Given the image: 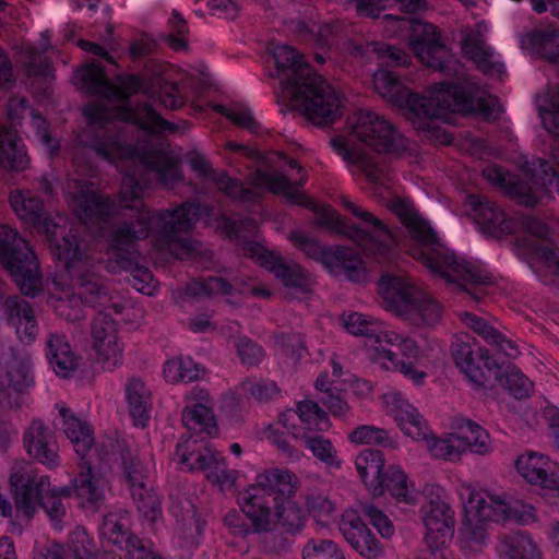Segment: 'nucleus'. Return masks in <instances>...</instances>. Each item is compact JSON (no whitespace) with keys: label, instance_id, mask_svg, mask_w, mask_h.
Wrapping results in <instances>:
<instances>
[{"label":"nucleus","instance_id":"14","mask_svg":"<svg viewBox=\"0 0 559 559\" xmlns=\"http://www.w3.org/2000/svg\"><path fill=\"white\" fill-rule=\"evenodd\" d=\"M175 454L188 471L204 472L206 478L219 485L221 489L229 488L236 481L237 472L227 467L222 453L194 438L178 442Z\"/></svg>","mask_w":559,"mask_h":559},{"label":"nucleus","instance_id":"30","mask_svg":"<svg viewBox=\"0 0 559 559\" xmlns=\"http://www.w3.org/2000/svg\"><path fill=\"white\" fill-rule=\"evenodd\" d=\"M2 314L16 330L22 341L33 342L37 334V321L28 301L20 296H8L1 304Z\"/></svg>","mask_w":559,"mask_h":559},{"label":"nucleus","instance_id":"33","mask_svg":"<svg viewBox=\"0 0 559 559\" xmlns=\"http://www.w3.org/2000/svg\"><path fill=\"white\" fill-rule=\"evenodd\" d=\"M100 536L103 539L126 549L128 555L132 552V539H140L130 532V514L122 509L109 511L100 524Z\"/></svg>","mask_w":559,"mask_h":559},{"label":"nucleus","instance_id":"18","mask_svg":"<svg viewBox=\"0 0 559 559\" xmlns=\"http://www.w3.org/2000/svg\"><path fill=\"white\" fill-rule=\"evenodd\" d=\"M451 355L456 367L475 386H486L491 373L499 371L497 360L487 348L478 346L475 340L456 338L451 345Z\"/></svg>","mask_w":559,"mask_h":559},{"label":"nucleus","instance_id":"32","mask_svg":"<svg viewBox=\"0 0 559 559\" xmlns=\"http://www.w3.org/2000/svg\"><path fill=\"white\" fill-rule=\"evenodd\" d=\"M29 156L16 130L0 124V167L23 171L29 166Z\"/></svg>","mask_w":559,"mask_h":559},{"label":"nucleus","instance_id":"34","mask_svg":"<svg viewBox=\"0 0 559 559\" xmlns=\"http://www.w3.org/2000/svg\"><path fill=\"white\" fill-rule=\"evenodd\" d=\"M509 502L502 497L483 491L472 492L468 499L466 514L480 522H500L508 520Z\"/></svg>","mask_w":559,"mask_h":559},{"label":"nucleus","instance_id":"55","mask_svg":"<svg viewBox=\"0 0 559 559\" xmlns=\"http://www.w3.org/2000/svg\"><path fill=\"white\" fill-rule=\"evenodd\" d=\"M276 518L280 525L290 534H296L302 530L306 523V515L300 507L287 499L281 504L275 502Z\"/></svg>","mask_w":559,"mask_h":559},{"label":"nucleus","instance_id":"11","mask_svg":"<svg viewBox=\"0 0 559 559\" xmlns=\"http://www.w3.org/2000/svg\"><path fill=\"white\" fill-rule=\"evenodd\" d=\"M55 254L64 262L74 289L84 304L95 307L109 301L108 288L104 281L92 271L90 258L80 247L76 235L69 233L55 247Z\"/></svg>","mask_w":559,"mask_h":559},{"label":"nucleus","instance_id":"2","mask_svg":"<svg viewBox=\"0 0 559 559\" xmlns=\"http://www.w3.org/2000/svg\"><path fill=\"white\" fill-rule=\"evenodd\" d=\"M389 209L407 231L411 240L408 254L423 263L433 275L464 289L467 285L492 284V276L488 272L459 258L440 241L429 222L418 213L409 200L394 198L391 200Z\"/></svg>","mask_w":559,"mask_h":559},{"label":"nucleus","instance_id":"13","mask_svg":"<svg viewBox=\"0 0 559 559\" xmlns=\"http://www.w3.org/2000/svg\"><path fill=\"white\" fill-rule=\"evenodd\" d=\"M350 134L376 152L400 154L408 147V141L384 117L358 110L347 118Z\"/></svg>","mask_w":559,"mask_h":559},{"label":"nucleus","instance_id":"52","mask_svg":"<svg viewBox=\"0 0 559 559\" xmlns=\"http://www.w3.org/2000/svg\"><path fill=\"white\" fill-rule=\"evenodd\" d=\"M182 423L190 430L206 431L209 435L216 430V419L212 406L188 404L182 411Z\"/></svg>","mask_w":559,"mask_h":559},{"label":"nucleus","instance_id":"49","mask_svg":"<svg viewBox=\"0 0 559 559\" xmlns=\"http://www.w3.org/2000/svg\"><path fill=\"white\" fill-rule=\"evenodd\" d=\"M491 376L515 399L528 397L533 392V382L514 365H499V371L492 372Z\"/></svg>","mask_w":559,"mask_h":559},{"label":"nucleus","instance_id":"44","mask_svg":"<svg viewBox=\"0 0 559 559\" xmlns=\"http://www.w3.org/2000/svg\"><path fill=\"white\" fill-rule=\"evenodd\" d=\"M484 177L491 183L499 187L510 186V193L519 199V202L526 206H534L538 202V197L532 187L519 179H512L511 176L498 166H488L483 170Z\"/></svg>","mask_w":559,"mask_h":559},{"label":"nucleus","instance_id":"40","mask_svg":"<svg viewBox=\"0 0 559 559\" xmlns=\"http://www.w3.org/2000/svg\"><path fill=\"white\" fill-rule=\"evenodd\" d=\"M297 416L304 425L302 433H314L317 431H325L330 428V419L326 413L319 407L316 402L302 401L297 405V409H289L283 414L280 421L284 427H288L289 419Z\"/></svg>","mask_w":559,"mask_h":559},{"label":"nucleus","instance_id":"23","mask_svg":"<svg viewBox=\"0 0 559 559\" xmlns=\"http://www.w3.org/2000/svg\"><path fill=\"white\" fill-rule=\"evenodd\" d=\"M9 203L21 221L52 241L57 224L40 199L29 190H14L9 195Z\"/></svg>","mask_w":559,"mask_h":559},{"label":"nucleus","instance_id":"47","mask_svg":"<svg viewBox=\"0 0 559 559\" xmlns=\"http://www.w3.org/2000/svg\"><path fill=\"white\" fill-rule=\"evenodd\" d=\"M419 299L414 301L404 321L416 326L437 324L442 316V306L425 289H423V296Z\"/></svg>","mask_w":559,"mask_h":559},{"label":"nucleus","instance_id":"25","mask_svg":"<svg viewBox=\"0 0 559 559\" xmlns=\"http://www.w3.org/2000/svg\"><path fill=\"white\" fill-rule=\"evenodd\" d=\"M71 493L78 500V507L88 514H95L106 502V479L94 473L91 465L81 466L80 472L72 479Z\"/></svg>","mask_w":559,"mask_h":559},{"label":"nucleus","instance_id":"29","mask_svg":"<svg viewBox=\"0 0 559 559\" xmlns=\"http://www.w3.org/2000/svg\"><path fill=\"white\" fill-rule=\"evenodd\" d=\"M475 222L486 234L493 236L514 234L513 216H507L493 202L483 195H469Z\"/></svg>","mask_w":559,"mask_h":559},{"label":"nucleus","instance_id":"6","mask_svg":"<svg viewBox=\"0 0 559 559\" xmlns=\"http://www.w3.org/2000/svg\"><path fill=\"white\" fill-rule=\"evenodd\" d=\"M192 169L202 178H211L217 189L231 199L241 202H255L260 197L258 188L266 187L276 194H283L289 202L312 207V201L285 176L280 173L266 174L261 170L250 176L253 188L243 187L238 179L230 178L225 171H215L209 160L200 154L190 158Z\"/></svg>","mask_w":559,"mask_h":559},{"label":"nucleus","instance_id":"3","mask_svg":"<svg viewBox=\"0 0 559 559\" xmlns=\"http://www.w3.org/2000/svg\"><path fill=\"white\" fill-rule=\"evenodd\" d=\"M276 76L281 81L282 97L302 111L316 126L332 123L341 112V98L336 91L314 73L305 56L288 45L272 49Z\"/></svg>","mask_w":559,"mask_h":559},{"label":"nucleus","instance_id":"59","mask_svg":"<svg viewBox=\"0 0 559 559\" xmlns=\"http://www.w3.org/2000/svg\"><path fill=\"white\" fill-rule=\"evenodd\" d=\"M186 294L190 297H207L215 294L230 295L231 285L225 278L210 276L202 281L193 280L188 283Z\"/></svg>","mask_w":559,"mask_h":559},{"label":"nucleus","instance_id":"8","mask_svg":"<svg viewBox=\"0 0 559 559\" xmlns=\"http://www.w3.org/2000/svg\"><path fill=\"white\" fill-rule=\"evenodd\" d=\"M102 461L109 463L117 456L121 461V476L128 486L138 510L146 519L154 521L160 513L158 498L146 486V468L124 441L108 439L97 448Z\"/></svg>","mask_w":559,"mask_h":559},{"label":"nucleus","instance_id":"62","mask_svg":"<svg viewBox=\"0 0 559 559\" xmlns=\"http://www.w3.org/2000/svg\"><path fill=\"white\" fill-rule=\"evenodd\" d=\"M384 402L394 420L402 429L403 424L415 416L418 411L405 400L401 393L391 392L384 395Z\"/></svg>","mask_w":559,"mask_h":559},{"label":"nucleus","instance_id":"37","mask_svg":"<svg viewBox=\"0 0 559 559\" xmlns=\"http://www.w3.org/2000/svg\"><path fill=\"white\" fill-rule=\"evenodd\" d=\"M265 265L285 286L307 290L310 285L309 274L297 263H288L274 253H263L260 257Z\"/></svg>","mask_w":559,"mask_h":559},{"label":"nucleus","instance_id":"48","mask_svg":"<svg viewBox=\"0 0 559 559\" xmlns=\"http://www.w3.org/2000/svg\"><path fill=\"white\" fill-rule=\"evenodd\" d=\"M163 372L167 382H192L204 374V368L190 357H176L165 362Z\"/></svg>","mask_w":559,"mask_h":559},{"label":"nucleus","instance_id":"27","mask_svg":"<svg viewBox=\"0 0 559 559\" xmlns=\"http://www.w3.org/2000/svg\"><path fill=\"white\" fill-rule=\"evenodd\" d=\"M7 386L0 382V405L5 408L17 407L19 394L34 385L29 357L13 355L7 364Z\"/></svg>","mask_w":559,"mask_h":559},{"label":"nucleus","instance_id":"60","mask_svg":"<svg viewBox=\"0 0 559 559\" xmlns=\"http://www.w3.org/2000/svg\"><path fill=\"white\" fill-rule=\"evenodd\" d=\"M423 441L426 443L429 453L436 459L454 461L459 459L463 452V449H460L457 440H455V435L450 439H439L428 435Z\"/></svg>","mask_w":559,"mask_h":559},{"label":"nucleus","instance_id":"15","mask_svg":"<svg viewBox=\"0 0 559 559\" xmlns=\"http://www.w3.org/2000/svg\"><path fill=\"white\" fill-rule=\"evenodd\" d=\"M66 193L73 213L85 225L106 223L116 212L115 201L103 194L95 182L80 175L67 180Z\"/></svg>","mask_w":559,"mask_h":559},{"label":"nucleus","instance_id":"5","mask_svg":"<svg viewBox=\"0 0 559 559\" xmlns=\"http://www.w3.org/2000/svg\"><path fill=\"white\" fill-rule=\"evenodd\" d=\"M377 92L394 106L408 110L407 118L413 120L417 130L438 135L440 129L435 118L444 108H464L466 98L459 91H439L440 83L433 84L424 95L412 93L403 86L399 76L388 70H378L373 75Z\"/></svg>","mask_w":559,"mask_h":559},{"label":"nucleus","instance_id":"1","mask_svg":"<svg viewBox=\"0 0 559 559\" xmlns=\"http://www.w3.org/2000/svg\"><path fill=\"white\" fill-rule=\"evenodd\" d=\"M87 126L82 133L84 146L95 154L116 164L129 163L133 169L126 171L120 191V207L129 211L122 222L115 225L109 234L106 269L110 273L129 272L130 283L139 292L151 294L152 272L141 264L138 241L155 233L156 245L181 258L193 250L191 239L186 236L201 215L195 202H183L173 211L152 212L141 200L148 181L138 168L153 171L164 185L180 179L178 165L165 154L139 147L135 128L151 133H175L178 126L164 119L151 105L136 107L111 106L96 103L84 110Z\"/></svg>","mask_w":559,"mask_h":559},{"label":"nucleus","instance_id":"51","mask_svg":"<svg viewBox=\"0 0 559 559\" xmlns=\"http://www.w3.org/2000/svg\"><path fill=\"white\" fill-rule=\"evenodd\" d=\"M304 440L305 447L311 451L313 456L331 467H341V460L333 443L322 435L314 433H294Z\"/></svg>","mask_w":559,"mask_h":559},{"label":"nucleus","instance_id":"41","mask_svg":"<svg viewBox=\"0 0 559 559\" xmlns=\"http://www.w3.org/2000/svg\"><path fill=\"white\" fill-rule=\"evenodd\" d=\"M124 392L134 425L145 427L152 406L150 390L141 379L131 378L126 383Z\"/></svg>","mask_w":559,"mask_h":559},{"label":"nucleus","instance_id":"35","mask_svg":"<svg viewBox=\"0 0 559 559\" xmlns=\"http://www.w3.org/2000/svg\"><path fill=\"white\" fill-rule=\"evenodd\" d=\"M496 549L500 559H544L537 543L523 532L502 535Z\"/></svg>","mask_w":559,"mask_h":559},{"label":"nucleus","instance_id":"64","mask_svg":"<svg viewBox=\"0 0 559 559\" xmlns=\"http://www.w3.org/2000/svg\"><path fill=\"white\" fill-rule=\"evenodd\" d=\"M462 540L466 546L474 548L480 547L486 539V522L473 518L471 514H466V519L463 523V527L460 531Z\"/></svg>","mask_w":559,"mask_h":559},{"label":"nucleus","instance_id":"43","mask_svg":"<svg viewBox=\"0 0 559 559\" xmlns=\"http://www.w3.org/2000/svg\"><path fill=\"white\" fill-rule=\"evenodd\" d=\"M140 82L141 87L138 93L142 92L148 97H154L157 94L159 103L168 109L176 110L185 104L183 96L176 83L166 82L159 75H152L150 78L140 75Z\"/></svg>","mask_w":559,"mask_h":559},{"label":"nucleus","instance_id":"61","mask_svg":"<svg viewBox=\"0 0 559 559\" xmlns=\"http://www.w3.org/2000/svg\"><path fill=\"white\" fill-rule=\"evenodd\" d=\"M551 163L546 159H539L538 169L535 170L533 178L536 185L548 187L555 185L559 192V147L551 151Z\"/></svg>","mask_w":559,"mask_h":559},{"label":"nucleus","instance_id":"28","mask_svg":"<svg viewBox=\"0 0 559 559\" xmlns=\"http://www.w3.org/2000/svg\"><path fill=\"white\" fill-rule=\"evenodd\" d=\"M27 453L39 463L55 467L59 462V448L53 432L40 420H32L23 436Z\"/></svg>","mask_w":559,"mask_h":559},{"label":"nucleus","instance_id":"16","mask_svg":"<svg viewBox=\"0 0 559 559\" xmlns=\"http://www.w3.org/2000/svg\"><path fill=\"white\" fill-rule=\"evenodd\" d=\"M289 240L308 258L320 262L331 273H345L348 278L358 281L364 272L362 261L354 249L341 246L325 248L301 233H290Z\"/></svg>","mask_w":559,"mask_h":559},{"label":"nucleus","instance_id":"57","mask_svg":"<svg viewBox=\"0 0 559 559\" xmlns=\"http://www.w3.org/2000/svg\"><path fill=\"white\" fill-rule=\"evenodd\" d=\"M302 559H345L341 547L331 539L311 538L301 551Z\"/></svg>","mask_w":559,"mask_h":559},{"label":"nucleus","instance_id":"20","mask_svg":"<svg viewBox=\"0 0 559 559\" xmlns=\"http://www.w3.org/2000/svg\"><path fill=\"white\" fill-rule=\"evenodd\" d=\"M420 513L429 548L433 550L444 546L454 532L455 520L451 506L438 492L431 490L421 504Z\"/></svg>","mask_w":559,"mask_h":559},{"label":"nucleus","instance_id":"54","mask_svg":"<svg viewBox=\"0 0 559 559\" xmlns=\"http://www.w3.org/2000/svg\"><path fill=\"white\" fill-rule=\"evenodd\" d=\"M381 496L389 492L394 499L402 502H411L407 487V477L399 467L389 466L381 476Z\"/></svg>","mask_w":559,"mask_h":559},{"label":"nucleus","instance_id":"12","mask_svg":"<svg viewBox=\"0 0 559 559\" xmlns=\"http://www.w3.org/2000/svg\"><path fill=\"white\" fill-rule=\"evenodd\" d=\"M343 205L358 219L362 227L343 222L340 215L332 210H325L318 218V225L335 227L336 230L357 242L364 249H372L384 252L391 245H399L395 234L371 212L343 198Z\"/></svg>","mask_w":559,"mask_h":559},{"label":"nucleus","instance_id":"10","mask_svg":"<svg viewBox=\"0 0 559 559\" xmlns=\"http://www.w3.org/2000/svg\"><path fill=\"white\" fill-rule=\"evenodd\" d=\"M0 265L12 276L22 294L34 297L41 290L34 251L16 229L5 224H0Z\"/></svg>","mask_w":559,"mask_h":559},{"label":"nucleus","instance_id":"19","mask_svg":"<svg viewBox=\"0 0 559 559\" xmlns=\"http://www.w3.org/2000/svg\"><path fill=\"white\" fill-rule=\"evenodd\" d=\"M514 233L524 231L531 238H523L522 246L527 247L545 266L559 277V249L549 238V228L536 216L515 213L513 216Z\"/></svg>","mask_w":559,"mask_h":559},{"label":"nucleus","instance_id":"58","mask_svg":"<svg viewBox=\"0 0 559 559\" xmlns=\"http://www.w3.org/2000/svg\"><path fill=\"white\" fill-rule=\"evenodd\" d=\"M348 439L356 444H380L385 448H395V441L386 430L370 425L355 428L348 435Z\"/></svg>","mask_w":559,"mask_h":559},{"label":"nucleus","instance_id":"22","mask_svg":"<svg viewBox=\"0 0 559 559\" xmlns=\"http://www.w3.org/2000/svg\"><path fill=\"white\" fill-rule=\"evenodd\" d=\"M92 346L96 360L104 369L112 370L122 364L123 348L118 338L116 321L99 312L92 322Z\"/></svg>","mask_w":559,"mask_h":559},{"label":"nucleus","instance_id":"63","mask_svg":"<svg viewBox=\"0 0 559 559\" xmlns=\"http://www.w3.org/2000/svg\"><path fill=\"white\" fill-rule=\"evenodd\" d=\"M69 547L74 559L94 557L96 549L94 540L82 526L75 527L69 535Z\"/></svg>","mask_w":559,"mask_h":559},{"label":"nucleus","instance_id":"46","mask_svg":"<svg viewBox=\"0 0 559 559\" xmlns=\"http://www.w3.org/2000/svg\"><path fill=\"white\" fill-rule=\"evenodd\" d=\"M554 464L555 462L544 454L528 452L518 457L515 467L527 483L540 486L554 468Z\"/></svg>","mask_w":559,"mask_h":559},{"label":"nucleus","instance_id":"45","mask_svg":"<svg viewBox=\"0 0 559 559\" xmlns=\"http://www.w3.org/2000/svg\"><path fill=\"white\" fill-rule=\"evenodd\" d=\"M60 415L63 419V431L74 447L75 452L82 457L91 449L94 438L91 426L75 417L69 408H61Z\"/></svg>","mask_w":559,"mask_h":559},{"label":"nucleus","instance_id":"39","mask_svg":"<svg viewBox=\"0 0 559 559\" xmlns=\"http://www.w3.org/2000/svg\"><path fill=\"white\" fill-rule=\"evenodd\" d=\"M341 322L348 333L355 336L373 338L378 345L374 348L379 355V350L382 349V338H388L381 321L359 312H349L341 316ZM389 337H392V335H389ZM393 338L396 340L395 336Z\"/></svg>","mask_w":559,"mask_h":559},{"label":"nucleus","instance_id":"9","mask_svg":"<svg viewBox=\"0 0 559 559\" xmlns=\"http://www.w3.org/2000/svg\"><path fill=\"white\" fill-rule=\"evenodd\" d=\"M15 491V509L17 518L29 521L40 506L48 516L58 525L66 515V507L61 496H71L70 487L51 488L48 476H31L14 474L10 478Z\"/></svg>","mask_w":559,"mask_h":559},{"label":"nucleus","instance_id":"17","mask_svg":"<svg viewBox=\"0 0 559 559\" xmlns=\"http://www.w3.org/2000/svg\"><path fill=\"white\" fill-rule=\"evenodd\" d=\"M75 76L86 93L99 95L107 100L127 102L141 87L139 74H122L117 78L116 83H111L104 67L97 62L83 66Z\"/></svg>","mask_w":559,"mask_h":559},{"label":"nucleus","instance_id":"24","mask_svg":"<svg viewBox=\"0 0 559 559\" xmlns=\"http://www.w3.org/2000/svg\"><path fill=\"white\" fill-rule=\"evenodd\" d=\"M340 531L345 540L365 559H378L384 547L357 512L346 510L341 518Z\"/></svg>","mask_w":559,"mask_h":559},{"label":"nucleus","instance_id":"21","mask_svg":"<svg viewBox=\"0 0 559 559\" xmlns=\"http://www.w3.org/2000/svg\"><path fill=\"white\" fill-rule=\"evenodd\" d=\"M378 289L383 307L404 320L414 301L423 296L424 287L404 273H385L379 281Z\"/></svg>","mask_w":559,"mask_h":559},{"label":"nucleus","instance_id":"38","mask_svg":"<svg viewBox=\"0 0 559 559\" xmlns=\"http://www.w3.org/2000/svg\"><path fill=\"white\" fill-rule=\"evenodd\" d=\"M356 469L373 497L381 496V476L384 473V459L379 450L365 449L355 460Z\"/></svg>","mask_w":559,"mask_h":559},{"label":"nucleus","instance_id":"56","mask_svg":"<svg viewBox=\"0 0 559 559\" xmlns=\"http://www.w3.org/2000/svg\"><path fill=\"white\" fill-rule=\"evenodd\" d=\"M354 50L359 56L366 55L368 59L370 53L377 55L379 58L386 59L389 66H405L409 59L403 50L378 41L355 46Z\"/></svg>","mask_w":559,"mask_h":559},{"label":"nucleus","instance_id":"53","mask_svg":"<svg viewBox=\"0 0 559 559\" xmlns=\"http://www.w3.org/2000/svg\"><path fill=\"white\" fill-rule=\"evenodd\" d=\"M377 359L384 360L383 365L388 369L392 368L397 370L416 385L424 384L427 378V373L424 370L416 368L414 364L415 360L405 361L403 358H399V354L389 348L382 347V349L379 350Z\"/></svg>","mask_w":559,"mask_h":559},{"label":"nucleus","instance_id":"31","mask_svg":"<svg viewBox=\"0 0 559 559\" xmlns=\"http://www.w3.org/2000/svg\"><path fill=\"white\" fill-rule=\"evenodd\" d=\"M46 356L57 376L70 378L79 366V357L64 335L50 332L46 338Z\"/></svg>","mask_w":559,"mask_h":559},{"label":"nucleus","instance_id":"36","mask_svg":"<svg viewBox=\"0 0 559 559\" xmlns=\"http://www.w3.org/2000/svg\"><path fill=\"white\" fill-rule=\"evenodd\" d=\"M455 428V440L460 444L465 445L472 453L478 455H486L492 450V443L490 436L481 426L477 423L464 418L457 417L453 421Z\"/></svg>","mask_w":559,"mask_h":559},{"label":"nucleus","instance_id":"42","mask_svg":"<svg viewBox=\"0 0 559 559\" xmlns=\"http://www.w3.org/2000/svg\"><path fill=\"white\" fill-rule=\"evenodd\" d=\"M463 51L483 73L499 78L504 72L503 64L496 60L493 50L484 39L476 36L465 38Z\"/></svg>","mask_w":559,"mask_h":559},{"label":"nucleus","instance_id":"4","mask_svg":"<svg viewBox=\"0 0 559 559\" xmlns=\"http://www.w3.org/2000/svg\"><path fill=\"white\" fill-rule=\"evenodd\" d=\"M385 17L395 20L400 29L409 32V45L424 64L447 75L454 73L457 76L455 82H440L439 91L461 92L460 95L466 98V107L444 108L435 120L444 118L449 111H471L474 109H478L486 119L495 120L499 117L501 110L497 99L480 97L479 86L475 82L459 76V69L462 67L442 43L440 33L435 25L414 17L394 16L392 14H388Z\"/></svg>","mask_w":559,"mask_h":559},{"label":"nucleus","instance_id":"26","mask_svg":"<svg viewBox=\"0 0 559 559\" xmlns=\"http://www.w3.org/2000/svg\"><path fill=\"white\" fill-rule=\"evenodd\" d=\"M330 143L334 152L362 174L367 181L374 185L384 183L386 170L372 155L354 146L349 139L343 135L332 138Z\"/></svg>","mask_w":559,"mask_h":559},{"label":"nucleus","instance_id":"50","mask_svg":"<svg viewBox=\"0 0 559 559\" xmlns=\"http://www.w3.org/2000/svg\"><path fill=\"white\" fill-rule=\"evenodd\" d=\"M19 61L25 68L26 74L48 81L53 78L49 60L32 45H22L17 51Z\"/></svg>","mask_w":559,"mask_h":559},{"label":"nucleus","instance_id":"7","mask_svg":"<svg viewBox=\"0 0 559 559\" xmlns=\"http://www.w3.org/2000/svg\"><path fill=\"white\" fill-rule=\"evenodd\" d=\"M298 486L297 476L286 468H267L257 475L255 481L240 496L241 511L255 532L270 530L277 496L290 499Z\"/></svg>","mask_w":559,"mask_h":559}]
</instances>
